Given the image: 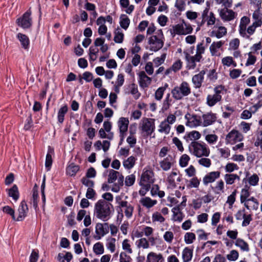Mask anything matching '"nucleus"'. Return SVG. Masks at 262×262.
Segmentation results:
<instances>
[{"label": "nucleus", "instance_id": "obj_1", "mask_svg": "<svg viewBox=\"0 0 262 262\" xmlns=\"http://www.w3.org/2000/svg\"><path fill=\"white\" fill-rule=\"evenodd\" d=\"M112 207L110 203L104 200H99L95 204L94 215L103 222L107 221L111 217Z\"/></svg>", "mask_w": 262, "mask_h": 262}, {"label": "nucleus", "instance_id": "obj_2", "mask_svg": "<svg viewBox=\"0 0 262 262\" xmlns=\"http://www.w3.org/2000/svg\"><path fill=\"white\" fill-rule=\"evenodd\" d=\"M189 152L197 157H208L210 150L203 142L191 141L188 146Z\"/></svg>", "mask_w": 262, "mask_h": 262}, {"label": "nucleus", "instance_id": "obj_3", "mask_svg": "<svg viewBox=\"0 0 262 262\" xmlns=\"http://www.w3.org/2000/svg\"><path fill=\"white\" fill-rule=\"evenodd\" d=\"M171 93L175 100H180L191 93V89L186 81H183L180 85L176 86L172 89Z\"/></svg>", "mask_w": 262, "mask_h": 262}, {"label": "nucleus", "instance_id": "obj_4", "mask_svg": "<svg viewBox=\"0 0 262 262\" xmlns=\"http://www.w3.org/2000/svg\"><path fill=\"white\" fill-rule=\"evenodd\" d=\"M224 86L218 85L213 89L214 93L209 94L206 98V104L210 107L214 106L217 103L220 102L222 99Z\"/></svg>", "mask_w": 262, "mask_h": 262}, {"label": "nucleus", "instance_id": "obj_5", "mask_svg": "<svg viewBox=\"0 0 262 262\" xmlns=\"http://www.w3.org/2000/svg\"><path fill=\"white\" fill-rule=\"evenodd\" d=\"M116 200L118 204L116 207L121 209L127 219L131 218L134 210V206L126 201L122 200L119 196L116 197Z\"/></svg>", "mask_w": 262, "mask_h": 262}, {"label": "nucleus", "instance_id": "obj_6", "mask_svg": "<svg viewBox=\"0 0 262 262\" xmlns=\"http://www.w3.org/2000/svg\"><path fill=\"white\" fill-rule=\"evenodd\" d=\"M142 130L147 136H150L155 129V120L150 118H143L141 123Z\"/></svg>", "mask_w": 262, "mask_h": 262}, {"label": "nucleus", "instance_id": "obj_7", "mask_svg": "<svg viewBox=\"0 0 262 262\" xmlns=\"http://www.w3.org/2000/svg\"><path fill=\"white\" fill-rule=\"evenodd\" d=\"M202 20L200 21V26H203L207 22V26L213 25L216 20L214 14L212 12L209 11V8H206L203 11L201 15Z\"/></svg>", "mask_w": 262, "mask_h": 262}, {"label": "nucleus", "instance_id": "obj_8", "mask_svg": "<svg viewBox=\"0 0 262 262\" xmlns=\"http://www.w3.org/2000/svg\"><path fill=\"white\" fill-rule=\"evenodd\" d=\"M31 11H27L21 17L16 20L17 25L23 29L29 28L32 25V18L31 17Z\"/></svg>", "mask_w": 262, "mask_h": 262}, {"label": "nucleus", "instance_id": "obj_9", "mask_svg": "<svg viewBox=\"0 0 262 262\" xmlns=\"http://www.w3.org/2000/svg\"><path fill=\"white\" fill-rule=\"evenodd\" d=\"M243 139V135L238 131L233 129L227 135L225 139L226 144H234L241 141Z\"/></svg>", "mask_w": 262, "mask_h": 262}, {"label": "nucleus", "instance_id": "obj_10", "mask_svg": "<svg viewBox=\"0 0 262 262\" xmlns=\"http://www.w3.org/2000/svg\"><path fill=\"white\" fill-rule=\"evenodd\" d=\"M109 232V226L108 223H100L96 224L95 227V232L96 235L94 236L96 239L99 240Z\"/></svg>", "mask_w": 262, "mask_h": 262}, {"label": "nucleus", "instance_id": "obj_11", "mask_svg": "<svg viewBox=\"0 0 262 262\" xmlns=\"http://www.w3.org/2000/svg\"><path fill=\"white\" fill-rule=\"evenodd\" d=\"M148 43L150 45V50L156 52L163 47L164 41L157 36L153 35L149 38Z\"/></svg>", "mask_w": 262, "mask_h": 262}, {"label": "nucleus", "instance_id": "obj_12", "mask_svg": "<svg viewBox=\"0 0 262 262\" xmlns=\"http://www.w3.org/2000/svg\"><path fill=\"white\" fill-rule=\"evenodd\" d=\"M154 173L151 170H147L144 171L141 177V181L139 183L140 185H151L154 183Z\"/></svg>", "mask_w": 262, "mask_h": 262}, {"label": "nucleus", "instance_id": "obj_13", "mask_svg": "<svg viewBox=\"0 0 262 262\" xmlns=\"http://www.w3.org/2000/svg\"><path fill=\"white\" fill-rule=\"evenodd\" d=\"M185 118L187 120L186 123L187 126L190 127H196L202 124L201 117L196 115H191L188 114L185 115Z\"/></svg>", "mask_w": 262, "mask_h": 262}, {"label": "nucleus", "instance_id": "obj_14", "mask_svg": "<svg viewBox=\"0 0 262 262\" xmlns=\"http://www.w3.org/2000/svg\"><path fill=\"white\" fill-rule=\"evenodd\" d=\"M228 8H224L219 11V14L221 18L226 21L233 20L235 17V13Z\"/></svg>", "mask_w": 262, "mask_h": 262}, {"label": "nucleus", "instance_id": "obj_15", "mask_svg": "<svg viewBox=\"0 0 262 262\" xmlns=\"http://www.w3.org/2000/svg\"><path fill=\"white\" fill-rule=\"evenodd\" d=\"M139 84L141 88L144 89L147 88L151 82V78L148 77L144 71H140L138 73Z\"/></svg>", "mask_w": 262, "mask_h": 262}, {"label": "nucleus", "instance_id": "obj_16", "mask_svg": "<svg viewBox=\"0 0 262 262\" xmlns=\"http://www.w3.org/2000/svg\"><path fill=\"white\" fill-rule=\"evenodd\" d=\"M203 122L202 125L206 127L212 125L216 120L217 117L216 114L212 112H209L202 115Z\"/></svg>", "mask_w": 262, "mask_h": 262}, {"label": "nucleus", "instance_id": "obj_17", "mask_svg": "<svg viewBox=\"0 0 262 262\" xmlns=\"http://www.w3.org/2000/svg\"><path fill=\"white\" fill-rule=\"evenodd\" d=\"M221 172L219 171H212L206 174L203 179V183L207 186L208 184L214 182L220 178Z\"/></svg>", "mask_w": 262, "mask_h": 262}, {"label": "nucleus", "instance_id": "obj_18", "mask_svg": "<svg viewBox=\"0 0 262 262\" xmlns=\"http://www.w3.org/2000/svg\"><path fill=\"white\" fill-rule=\"evenodd\" d=\"M28 211V207L25 201H22L18 207V215L16 219L17 221H21L27 216Z\"/></svg>", "mask_w": 262, "mask_h": 262}, {"label": "nucleus", "instance_id": "obj_19", "mask_svg": "<svg viewBox=\"0 0 262 262\" xmlns=\"http://www.w3.org/2000/svg\"><path fill=\"white\" fill-rule=\"evenodd\" d=\"M173 164V159L170 155H168L159 162L160 167L164 171L169 170Z\"/></svg>", "mask_w": 262, "mask_h": 262}, {"label": "nucleus", "instance_id": "obj_20", "mask_svg": "<svg viewBox=\"0 0 262 262\" xmlns=\"http://www.w3.org/2000/svg\"><path fill=\"white\" fill-rule=\"evenodd\" d=\"M182 208L180 207V205H177L172 209L173 213L172 220L174 222H181L182 221L184 215L181 211Z\"/></svg>", "mask_w": 262, "mask_h": 262}, {"label": "nucleus", "instance_id": "obj_21", "mask_svg": "<svg viewBox=\"0 0 262 262\" xmlns=\"http://www.w3.org/2000/svg\"><path fill=\"white\" fill-rule=\"evenodd\" d=\"M206 72L202 70L199 74L194 75L192 78V81L196 89L200 88L204 80V76Z\"/></svg>", "mask_w": 262, "mask_h": 262}, {"label": "nucleus", "instance_id": "obj_22", "mask_svg": "<svg viewBox=\"0 0 262 262\" xmlns=\"http://www.w3.org/2000/svg\"><path fill=\"white\" fill-rule=\"evenodd\" d=\"M176 180L180 182L181 181V177L178 176V173L177 171H172L168 176L167 181L171 187L175 188L176 187Z\"/></svg>", "mask_w": 262, "mask_h": 262}, {"label": "nucleus", "instance_id": "obj_23", "mask_svg": "<svg viewBox=\"0 0 262 262\" xmlns=\"http://www.w3.org/2000/svg\"><path fill=\"white\" fill-rule=\"evenodd\" d=\"M17 38L20 41L21 47L26 50H28L30 46V40L28 37L25 34L18 33L17 34Z\"/></svg>", "mask_w": 262, "mask_h": 262}, {"label": "nucleus", "instance_id": "obj_24", "mask_svg": "<svg viewBox=\"0 0 262 262\" xmlns=\"http://www.w3.org/2000/svg\"><path fill=\"white\" fill-rule=\"evenodd\" d=\"M201 137V134L198 131L193 130L189 133H187L184 136V139L187 143H188L190 141H196V140H199Z\"/></svg>", "mask_w": 262, "mask_h": 262}, {"label": "nucleus", "instance_id": "obj_25", "mask_svg": "<svg viewBox=\"0 0 262 262\" xmlns=\"http://www.w3.org/2000/svg\"><path fill=\"white\" fill-rule=\"evenodd\" d=\"M129 124L128 118L125 117H121L118 121L117 124L119 129V131L127 132Z\"/></svg>", "mask_w": 262, "mask_h": 262}, {"label": "nucleus", "instance_id": "obj_26", "mask_svg": "<svg viewBox=\"0 0 262 262\" xmlns=\"http://www.w3.org/2000/svg\"><path fill=\"white\" fill-rule=\"evenodd\" d=\"M80 167L78 165H76L73 163L70 164L66 169L67 174L70 176H75L77 172L79 170Z\"/></svg>", "mask_w": 262, "mask_h": 262}, {"label": "nucleus", "instance_id": "obj_27", "mask_svg": "<svg viewBox=\"0 0 262 262\" xmlns=\"http://www.w3.org/2000/svg\"><path fill=\"white\" fill-rule=\"evenodd\" d=\"M140 203L147 208H150L153 207L157 203L156 200L151 199L149 197H145L140 200Z\"/></svg>", "mask_w": 262, "mask_h": 262}, {"label": "nucleus", "instance_id": "obj_28", "mask_svg": "<svg viewBox=\"0 0 262 262\" xmlns=\"http://www.w3.org/2000/svg\"><path fill=\"white\" fill-rule=\"evenodd\" d=\"M193 249L185 247L182 252V258L184 262L190 261L192 257Z\"/></svg>", "mask_w": 262, "mask_h": 262}, {"label": "nucleus", "instance_id": "obj_29", "mask_svg": "<svg viewBox=\"0 0 262 262\" xmlns=\"http://www.w3.org/2000/svg\"><path fill=\"white\" fill-rule=\"evenodd\" d=\"M227 34V29L224 27H219L217 31L213 30L210 33L211 37H216L217 38H220Z\"/></svg>", "mask_w": 262, "mask_h": 262}, {"label": "nucleus", "instance_id": "obj_30", "mask_svg": "<svg viewBox=\"0 0 262 262\" xmlns=\"http://www.w3.org/2000/svg\"><path fill=\"white\" fill-rule=\"evenodd\" d=\"M224 179L227 185L233 184L236 180L239 181L240 177L236 174L227 173L224 176Z\"/></svg>", "mask_w": 262, "mask_h": 262}, {"label": "nucleus", "instance_id": "obj_31", "mask_svg": "<svg viewBox=\"0 0 262 262\" xmlns=\"http://www.w3.org/2000/svg\"><path fill=\"white\" fill-rule=\"evenodd\" d=\"M68 111V107L64 105L61 107L58 112L57 119L60 123H62L64 120V116Z\"/></svg>", "mask_w": 262, "mask_h": 262}, {"label": "nucleus", "instance_id": "obj_32", "mask_svg": "<svg viewBox=\"0 0 262 262\" xmlns=\"http://www.w3.org/2000/svg\"><path fill=\"white\" fill-rule=\"evenodd\" d=\"M252 18L254 20L253 24L256 25V26L259 27L262 25V14L259 10H255L252 14Z\"/></svg>", "mask_w": 262, "mask_h": 262}, {"label": "nucleus", "instance_id": "obj_33", "mask_svg": "<svg viewBox=\"0 0 262 262\" xmlns=\"http://www.w3.org/2000/svg\"><path fill=\"white\" fill-rule=\"evenodd\" d=\"M136 159L134 156H130L123 162V165L125 169H130L136 163Z\"/></svg>", "mask_w": 262, "mask_h": 262}, {"label": "nucleus", "instance_id": "obj_34", "mask_svg": "<svg viewBox=\"0 0 262 262\" xmlns=\"http://www.w3.org/2000/svg\"><path fill=\"white\" fill-rule=\"evenodd\" d=\"M172 28L173 30L170 31V33L173 37L176 34L178 35H185L182 23L173 26Z\"/></svg>", "mask_w": 262, "mask_h": 262}, {"label": "nucleus", "instance_id": "obj_35", "mask_svg": "<svg viewBox=\"0 0 262 262\" xmlns=\"http://www.w3.org/2000/svg\"><path fill=\"white\" fill-rule=\"evenodd\" d=\"M33 194H32V203L33 204V207L34 209L37 210L38 208V190H37V186L36 184L33 188Z\"/></svg>", "mask_w": 262, "mask_h": 262}, {"label": "nucleus", "instance_id": "obj_36", "mask_svg": "<svg viewBox=\"0 0 262 262\" xmlns=\"http://www.w3.org/2000/svg\"><path fill=\"white\" fill-rule=\"evenodd\" d=\"M8 195L10 197H12L15 201L18 199L19 192L18 187L16 185H14L11 188L8 189Z\"/></svg>", "mask_w": 262, "mask_h": 262}, {"label": "nucleus", "instance_id": "obj_37", "mask_svg": "<svg viewBox=\"0 0 262 262\" xmlns=\"http://www.w3.org/2000/svg\"><path fill=\"white\" fill-rule=\"evenodd\" d=\"M235 245L236 246L239 247L241 249L244 251L248 252L249 251V247L248 243L243 239H236L235 242Z\"/></svg>", "mask_w": 262, "mask_h": 262}, {"label": "nucleus", "instance_id": "obj_38", "mask_svg": "<svg viewBox=\"0 0 262 262\" xmlns=\"http://www.w3.org/2000/svg\"><path fill=\"white\" fill-rule=\"evenodd\" d=\"M170 129L171 127L169 124L164 120L160 123L158 131L160 133H165V134L167 135L169 133Z\"/></svg>", "mask_w": 262, "mask_h": 262}, {"label": "nucleus", "instance_id": "obj_39", "mask_svg": "<svg viewBox=\"0 0 262 262\" xmlns=\"http://www.w3.org/2000/svg\"><path fill=\"white\" fill-rule=\"evenodd\" d=\"M120 26L124 29L126 30L130 24V20L125 14H121L120 17Z\"/></svg>", "mask_w": 262, "mask_h": 262}, {"label": "nucleus", "instance_id": "obj_40", "mask_svg": "<svg viewBox=\"0 0 262 262\" xmlns=\"http://www.w3.org/2000/svg\"><path fill=\"white\" fill-rule=\"evenodd\" d=\"M53 152V150L49 148L48 153L46 155L45 166L47 171L50 170L51 166L52 164V159L51 154Z\"/></svg>", "mask_w": 262, "mask_h": 262}, {"label": "nucleus", "instance_id": "obj_41", "mask_svg": "<svg viewBox=\"0 0 262 262\" xmlns=\"http://www.w3.org/2000/svg\"><path fill=\"white\" fill-rule=\"evenodd\" d=\"M211 188L215 194H220L221 192H224V183L221 180L216 183L214 187H212Z\"/></svg>", "mask_w": 262, "mask_h": 262}, {"label": "nucleus", "instance_id": "obj_42", "mask_svg": "<svg viewBox=\"0 0 262 262\" xmlns=\"http://www.w3.org/2000/svg\"><path fill=\"white\" fill-rule=\"evenodd\" d=\"M224 43L222 41L213 42L210 47V51L212 55H214L216 53L217 49L220 48Z\"/></svg>", "mask_w": 262, "mask_h": 262}, {"label": "nucleus", "instance_id": "obj_43", "mask_svg": "<svg viewBox=\"0 0 262 262\" xmlns=\"http://www.w3.org/2000/svg\"><path fill=\"white\" fill-rule=\"evenodd\" d=\"M162 258L161 254L157 255L155 253L150 252L147 256L146 262H159Z\"/></svg>", "mask_w": 262, "mask_h": 262}, {"label": "nucleus", "instance_id": "obj_44", "mask_svg": "<svg viewBox=\"0 0 262 262\" xmlns=\"http://www.w3.org/2000/svg\"><path fill=\"white\" fill-rule=\"evenodd\" d=\"M249 187L246 185L245 188L242 189L241 194V201L242 203H244L247 200L248 198L250 195V192L249 191Z\"/></svg>", "mask_w": 262, "mask_h": 262}, {"label": "nucleus", "instance_id": "obj_45", "mask_svg": "<svg viewBox=\"0 0 262 262\" xmlns=\"http://www.w3.org/2000/svg\"><path fill=\"white\" fill-rule=\"evenodd\" d=\"M120 175V173L115 171L113 169H111L109 171L108 182L109 183H112L114 182L117 179L118 176Z\"/></svg>", "mask_w": 262, "mask_h": 262}, {"label": "nucleus", "instance_id": "obj_46", "mask_svg": "<svg viewBox=\"0 0 262 262\" xmlns=\"http://www.w3.org/2000/svg\"><path fill=\"white\" fill-rule=\"evenodd\" d=\"M130 93L134 96L135 99H138L141 96V94L139 92L137 85L133 83L130 85Z\"/></svg>", "mask_w": 262, "mask_h": 262}, {"label": "nucleus", "instance_id": "obj_47", "mask_svg": "<svg viewBox=\"0 0 262 262\" xmlns=\"http://www.w3.org/2000/svg\"><path fill=\"white\" fill-rule=\"evenodd\" d=\"M195 239V235L192 232H187L184 235V241L187 244H192Z\"/></svg>", "mask_w": 262, "mask_h": 262}, {"label": "nucleus", "instance_id": "obj_48", "mask_svg": "<svg viewBox=\"0 0 262 262\" xmlns=\"http://www.w3.org/2000/svg\"><path fill=\"white\" fill-rule=\"evenodd\" d=\"M186 59L188 62L187 67H188V69L192 70L194 69L196 67L195 62L196 61L194 59V58L187 54L186 56Z\"/></svg>", "mask_w": 262, "mask_h": 262}, {"label": "nucleus", "instance_id": "obj_49", "mask_svg": "<svg viewBox=\"0 0 262 262\" xmlns=\"http://www.w3.org/2000/svg\"><path fill=\"white\" fill-rule=\"evenodd\" d=\"M80 181L81 183L85 187H87L88 188H93L94 187V181L90 180L89 178L83 177L81 178Z\"/></svg>", "mask_w": 262, "mask_h": 262}, {"label": "nucleus", "instance_id": "obj_50", "mask_svg": "<svg viewBox=\"0 0 262 262\" xmlns=\"http://www.w3.org/2000/svg\"><path fill=\"white\" fill-rule=\"evenodd\" d=\"M124 39V34L121 31L118 30L115 32L114 40L116 43H121Z\"/></svg>", "mask_w": 262, "mask_h": 262}, {"label": "nucleus", "instance_id": "obj_51", "mask_svg": "<svg viewBox=\"0 0 262 262\" xmlns=\"http://www.w3.org/2000/svg\"><path fill=\"white\" fill-rule=\"evenodd\" d=\"M94 252L96 254L100 255L104 252V248L102 244L100 242L96 243L93 247Z\"/></svg>", "mask_w": 262, "mask_h": 262}, {"label": "nucleus", "instance_id": "obj_52", "mask_svg": "<svg viewBox=\"0 0 262 262\" xmlns=\"http://www.w3.org/2000/svg\"><path fill=\"white\" fill-rule=\"evenodd\" d=\"M226 172L231 173L235 170L238 169V166L234 163H228L225 167Z\"/></svg>", "mask_w": 262, "mask_h": 262}, {"label": "nucleus", "instance_id": "obj_53", "mask_svg": "<svg viewBox=\"0 0 262 262\" xmlns=\"http://www.w3.org/2000/svg\"><path fill=\"white\" fill-rule=\"evenodd\" d=\"M152 221L153 222L163 223L165 221V218L159 212H155L152 215Z\"/></svg>", "mask_w": 262, "mask_h": 262}, {"label": "nucleus", "instance_id": "obj_54", "mask_svg": "<svg viewBox=\"0 0 262 262\" xmlns=\"http://www.w3.org/2000/svg\"><path fill=\"white\" fill-rule=\"evenodd\" d=\"M247 26L239 24V33L241 36L246 39H250V36L247 34Z\"/></svg>", "mask_w": 262, "mask_h": 262}, {"label": "nucleus", "instance_id": "obj_55", "mask_svg": "<svg viewBox=\"0 0 262 262\" xmlns=\"http://www.w3.org/2000/svg\"><path fill=\"white\" fill-rule=\"evenodd\" d=\"M259 181V177L254 173L248 178V182L251 186H256L258 184Z\"/></svg>", "mask_w": 262, "mask_h": 262}, {"label": "nucleus", "instance_id": "obj_56", "mask_svg": "<svg viewBox=\"0 0 262 262\" xmlns=\"http://www.w3.org/2000/svg\"><path fill=\"white\" fill-rule=\"evenodd\" d=\"M189 160V157L186 154H184L180 159L179 164L182 167H186L188 165Z\"/></svg>", "mask_w": 262, "mask_h": 262}, {"label": "nucleus", "instance_id": "obj_57", "mask_svg": "<svg viewBox=\"0 0 262 262\" xmlns=\"http://www.w3.org/2000/svg\"><path fill=\"white\" fill-rule=\"evenodd\" d=\"M166 89L164 87L159 88L155 92V97L157 100H161Z\"/></svg>", "mask_w": 262, "mask_h": 262}, {"label": "nucleus", "instance_id": "obj_58", "mask_svg": "<svg viewBox=\"0 0 262 262\" xmlns=\"http://www.w3.org/2000/svg\"><path fill=\"white\" fill-rule=\"evenodd\" d=\"M96 192L93 188H89L87 189L85 196L88 199L94 200L95 199Z\"/></svg>", "mask_w": 262, "mask_h": 262}, {"label": "nucleus", "instance_id": "obj_59", "mask_svg": "<svg viewBox=\"0 0 262 262\" xmlns=\"http://www.w3.org/2000/svg\"><path fill=\"white\" fill-rule=\"evenodd\" d=\"M166 54H163L161 55V57H158L155 58L153 60V62L155 64V66L158 67L163 63H164L165 58H166Z\"/></svg>", "mask_w": 262, "mask_h": 262}, {"label": "nucleus", "instance_id": "obj_60", "mask_svg": "<svg viewBox=\"0 0 262 262\" xmlns=\"http://www.w3.org/2000/svg\"><path fill=\"white\" fill-rule=\"evenodd\" d=\"M3 211L11 215L13 220H16L14 210L9 206H5L3 207Z\"/></svg>", "mask_w": 262, "mask_h": 262}, {"label": "nucleus", "instance_id": "obj_61", "mask_svg": "<svg viewBox=\"0 0 262 262\" xmlns=\"http://www.w3.org/2000/svg\"><path fill=\"white\" fill-rule=\"evenodd\" d=\"M238 257V253L236 250H232L227 255V259L230 261H235Z\"/></svg>", "mask_w": 262, "mask_h": 262}, {"label": "nucleus", "instance_id": "obj_62", "mask_svg": "<svg viewBox=\"0 0 262 262\" xmlns=\"http://www.w3.org/2000/svg\"><path fill=\"white\" fill-rule=\"evenodd\" d=\"M236 194V190H235L232 192V193L229 196H228L226 203L230 206V207H232L233 204L234 203L235 201Z\"/></svg>", "mask_w": 262, "mask_h": 262}, {"label": "nucleus", "instance_id": "obj_63", "mask_svg": "<svg viewBox=\"0 0 262 262\" xmlns=\"http://www.w3.org/2000/svg\"><path fill=\"white\" fill-rule=\"evenodd\" d=\"M185 2L184 0H176L175 7L180 11H183L185 9Z\"/></svg>", "mask_w": 262, "mask_h": 262}, {"label": "nucleus", "instance_id": "obj_64", "mask_svg": "<svg viewBox=\"0 0 262 262\" xmlns=\"http://www.w3.org/2000/svg\"><path fill=\"white\" fill-rule=\"evenodd\" d=\"M239 46V40L238 38L232 39L229 42V49L235 50Z\"/></svg>", "mask_w": 262, "mask_h": 262}]
</instances>
